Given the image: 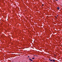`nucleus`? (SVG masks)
Masks as SVG:
<instances>
[{
  "label": "nucleus",
  "mask_w": 62,
  "mask_h": 62,
  "mask_svg": "<svg viewBox=\"0 0 62 62\" xmlns=\"http://www.w3.org/2000/svg\"><path fill=\"white\" fill-rule=\"evenodd\" d=\"M30 61H32V62L33 61V60H32L31 59H30Z\"/></svg>",
  "instance_id": "nucleus-1"
},
{
  "label": "nucleus",
  "mask_w": 62,
  "mask_h": 62,
  "mask_svg": "<svg viewBox=\"0 0 62 62\" xmlns=\"http://www.w3.org/2000/svg\"><path fill=\"white\" fill-rule=\"evenodd\" d=\"M57 9H58V10H59V8L58 7L57 8Z\"/></svg>",
  "instance_id": "nucleus-2"
},
{
  "label": "nucleus",
  "mask_w": 62,
  "mask_h": 62,
  "mask_svg": "<svg viewBox=\"0 0 62 62\" xmlns=\"http://www.w3.org/2000/svg\"><path fill=\"white\" fill-rule=\"evenodd\" d=\"M49 60H50L51 61H52V62L53 61L52 60H51V59H49Z\"/></svg>",
  "instance_id": "nucleus-3"
},
{
  "label": "nucleus",
  "mask_w": 62,
  "mask_h": 62,
  "mask_svg": "<svg viewBox=\"0 0 62 62\" xmlns=\"http://www.w3.org/2000/svg\"><path fill=\"white\" fill-rule=\"evenodd\" d=\"M53 62H55V60H54V59H53Z\"/></svg>",
  "instance_id": "nucleus-4"
},
{
  "label": "nucleus",
  "mask_w": 62,
  "mask_h": 62,
  "mask_svg": "<svg viewBox=\"0 0 62 62\" xmlns=\"http://www.w3.org/2000/svg\"><path fill=\"white\" fill-rule=\"evenodd\" d=\"M32 58V59H34L35 58Z\"/></svg>",
  "instance_id": "nucleus-5"
},
{
  "label": "nucleus",
  "mask_w": 62,
  "mask_h": 62,
  "mask_svg": "<svg viewBox=\"0 0 62 62\" xmlns=\"http://www.w3.org/2000/svg\"><path fill=\"white\" fill-rule=\"evenodd\" d=\"M57 17H58V15H57Z\"/></svg>",
  "instance_id": "nucleus-6"
},
{
  "label": "nucleus",
  "mask_w": 62,
  "mask_h": 62,
  "mask_svg": "<svg viewBox=\"0 0 62 62\" xmlns=\"http://www.w3.org/2000/svg\"><path fill=\"white\" fill-rule=\"evenodd\" d=\"M42 6H44V5L43 4H42Z\"/></svg>",
  "instance_id": "nucleus-7"
},
{
  "label": "nucleus",
  "mask_w": 62,
  "mask_h": 62,
  "mask_svg": "<svg viewBox=\"0 0 62 62\" xmlns=\"http://www.w3.org/2000/svg\"><path fill=\"white\" fill-rule=\"evenodd\" d=\"M55 1H58V0H55Z\"/></svg>",
  "instance_id": "nucleus-8"
},
{
  "label": "nucleus",
  "mask_w": 62,
  "mask_h": 62,
  "mask_svg": "<svg viewBox=\"0 0 62 62\" xmlns=\"http://www.w3.org/2000/svg\"><path fill=\"white\" fill-rule=\"evenodd\" d=\"M28 57H29V56H28Z\"/></svg>",
  "instance_id": "nucleus-9"
}]
</instances>
